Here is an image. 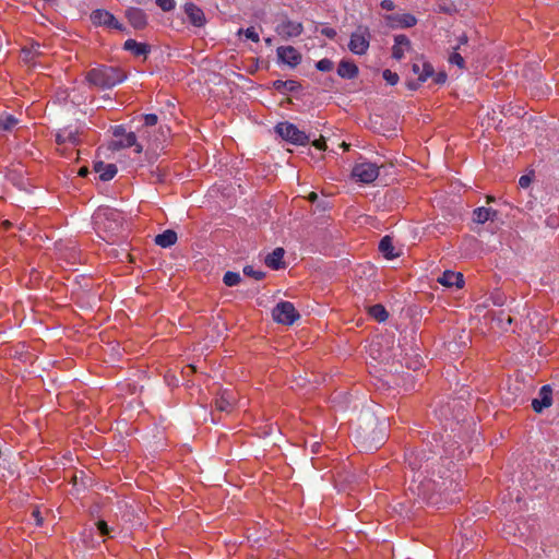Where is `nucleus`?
<instances>
[{
    "mask_svg": "<svg viewBox=\"0 0 559 559\" xmlns=\"http://www.w3.org/2000/svg\"><path fill=\"white\" fill-rule=\"evenodd\" d=\"M411 48L412 43L406 35H395L394 45L392 47V58H394L395 60H402L405 57V53L411 50Z\"/></svg>",
    "mask_w": 559,
    "mask_h": 559,
    "instance_id": "13",
    "label": "nucleus"
},
{
    "mask_svg": "<svg viewBox=\"0 0 559 559\" xmlns=\"http://www.w3.org/2000/svg\"><path fill=\"white\" fill-rule=\"evenodd\" d=\"M41 46L38 43H32L22 49L23 59L26 62H34L35 58L41 55Z\"/></svg>",
    "mask_w": 559,
    "mask_h": 559,
    "instance_id": "27",
    "label": "nucleus"
},
{
    "mask_svg": "<svg viewBox=\"0 0 559 559\" xmlns=\"http://www.w3.org/2000/svg\"><path fill=\"white\" fill-rule=\"evenodd\" d=\"M97 235L107 242H114L123 231V213L112 207H99L93 215Z\"/></svg>",
    "mask_w": 559,
    "mask_h": 559,
    "instance_id": "1",
    "label": "nucleus"
},
{
    "mask_svg": "<svg viewBox=\"0 0 559 559\" xmlns=\"http://www.w3.org/2000/svg\"><path fill=\"white\" fill-rule=\"evenodd\" d=\"M322 34L329 38H334L336 36V32L333 28H324L322 29Z\"/></svg>",
    "mask_w": 559,
    "mask_h": 559,
    "instance_id": "44",
    "label": "nucleus"
},
{
    "mask_svg": "<svg viewBox=\"0 0 559 559\" xmlns=\"http://www.w3.org/2000/svg\"><path fill=\"white\" fill-rule=\"evenodd\" d=\"M531 183V178L527 175L521 176L519 179V185L522 188H527Z\"/></svg>",
    "mask_w": 559,
    "mask_h": 559,
    "instance_id": "43",
    "label": "nucleus"
},
{
    "mask_svg": "<svg viewBox=\"0 0 559 559\" xmlns=\"http://www.w3.org/2000/svg\"><path fill=\"white\" fill-rule=\"evenodd\" d=\"M449 62L451 64L457 66L460 69H464V67H465L464 58L457 51H453L450 55Z\"/></svg>",
    "mask_w": 559,
    "mask_h": 559,
    "instance_id": "35",
    "label": "nucleus"
},
{
    "mask_svg": "<svg viewBox=\"0 0 559 559\" xmlns=\"http://www.w3.org/2000/svg\"><path fill=\"white\" fill-rule=\"evenodd\" d=\"M274 86L277 91H281V92H293V91H296L299 88V83L297 81H294V80H287V81H281V80H277L274 82Z\"/></svg>",
    "mask_w": 559,
    "mask_h": 559,
    "instance_id": "30",
    "label": "nucleus"
},
{
    "mask_svg": "<svg viewBox=\"0 0 559 559\" xmlns=\"http://www.w3.org/2000/svg\"><path fill=\"white\" fill-rule=\"evenodd\" d=\"M56 142L59 145L66 143L78 145L80 143V132L78 130H72L70 128H63L59 130L56 134Z\"/></svg>",
    "mask_w": 559,
    "mask_h": 559,
    "instance_id": "17",
    "label": "nucleus"
},
{
    "mask_svg": "<svg viewBox=\"0 0 559 559\" xmlns=\"http://www.w3.org/2000/svg\"><path fill=\"white\" fill-rule=\"evenodd\" d=\"M90 17L95 26H104L120 32L124 31L123 25L109 11L97 9L92 11Z\"/></svg>",
    "mask_w": 559,
    "mask_h": 559,
    "instance_id": "8",
    "label": "nucleus"
},
{
    "mask_svg": "<svg viewBox=\"0 0 559 559\" xmlns=\"http://www.w3.org/2000/svg\"><path fill=\"white\" fill-rule=\"evenodd\" d=\"M447 80V74L444 72H439L435 75L433 82L436 84H443Z\"/></svg>",
    "mask_w": 559,
    "mask_h": 559,
    "instance_id": "42",
    "label": "nucleus"
},
{
    "mask_svg": "<svg viewBox=\"0 0 559 559\" xmlns=\"http://www.w3.org/2000/svg\"><path fill=\"white\" fill-rule=\"evenodd\" d=\"M312 145L318 150H325V147H326L325 139L323 136H321L320 139L312 141Z\"/></svg>",
    "mask_w": 559,
    "mask_h": 559,
    "instance_id": "41",
    "label": "nucleus"
},
{
    "mask_svg": "<svg viewBox=\"0 0 559 559\" xmlns=\"http://www.w3.org/2000/svg\"><path fill=\"white\" fill-rule=\"evenodd\" d=\"M87 174H88V169L86 167L80 168L79 176L85 177V176H87Z\"/></svg>",
    "mask_w": 559,
    "mask_h": 559,
    "instance_id": "45",
    "label": "nucleus"
},
{
    "mask_svg": "<svg viewBox=\"0 0 559 559\" xmlns=\"http://www.w3.org/2000/svg\"><path fill=\"white\" fill-rule=\"evenodd\" d=\"M19 123V120L10 114H4L0 116V130L2 131H11Z\"/></svg>",
    "mask_w": 559,
    "mask_h": 559,
    "instance_id": "29",
    "label": "nucleus"
},
{
    "mask_svg": "<svg viewBox=\"0 0 559 559\" xmlns=\"http://www.w3.org/2000/svg\"><path fill=\"white\" fill-rule=\"evenodd\" d=\"M94 170L99 175V179L103 181L111 180L117 174L115 164H105L104 162L95 163Z\"/></svg>",
    "mask_w": 559,
    "mask_h": 559,
    "instance_id": "19",
    "label": "nucleus"
},
{
    "mask_svg": "<svg viewBox=\"0 0 559 559\" xmlns=\"http://www.w3.org/2000/svg\"><path fill=\"white\" fill-rule=\"evenodd\" d=\"M183 10L193 26L202 27L205 24L204 12L197 4L188 2L185 4Z\"/></svg>",
    "mask_w": 559,
    "mask_h": 559,
    "instance_id": "15",
    "label": "nucleus"
},
{
    "mask_svg": "<svg viewBox=\"0 0 559 559\" xmlns=\"http://www.w3.org/2000/svg\"><path fill=\"white\" fill-rule=\"evenodd\" d=\"M238 33L241 34L242 29H239ZM243 33L248 39H250L254 43H258L260 40L259 34L255 32L254 27H249L246 31H243Z\"/></svg>",
    "mask_w": 559,
    "mask_h": 559,
    "instance_id": "37",
    "label": "nucleus"
},
{
    "mask_svg": "<svg viewBox=\"0 0 559 559\" xmlns=\"http://www.w3.org/2000/svg\"><path fill=\"white\" fill-rule=\"evenodd\" d=\"M438 282L445 287L462 288L464 286V277L460 272L445 271L438 278Z\"/></svg>",
    "mask_w": 559,
    "mask_h": 559,
    "instance_id": "16",
    "label": "nucleus"
},
{
    "mask_svg": "<svg viewBox=\"0 0 559 559\" xmlns=\"http://www.w3.org/2000/svg\"><path fill=\"white\" fill-rule=\"evenodd\" d=\"M235 396L228 391L222 392L215 399V409L219 412L230 413L234 409Z\"/></svg>",
    "mask_w": 559,
    "mask_h": 559,
    "instance_id": "18",
    "label": "nucleus"
},
{
    "mask_svg": "<svg viewBox=\"0 0 559 559\" xmlns=\"http://www.w3.org/2000/svg\"><path fill=\"white\" fill-rule=\"evenodd\" d=\"M123 48L127 51H130L135 57L143 56L146 58L150 52V46L146 44L138 43L134 39H127L123 44Z\"/></svg>",
    "mask_w": 559,
    "mask_h": 559,
    "instance_id": "20",
    "label": "nucleus"
},
{
    "mask_svg": "<svg viewBox=\"0 0 559 559\" xmlns=\"http://www.w3.org/2000/svg\"><path fill=\"white\" fill-rule=\"evenodd\" d=\"M241 277L237 272L228 271L224 274L223 282L226 286L233 287L240 283Z\"/></svg>",
    "mask_w": 559,
    "mask_h": 559,
    "instance_id": "31",
    "label": "nucleus"
},
{
    "mask_svg": "<svg viewBox=\"0 0 559 559\" xmlns=\"http://www.w3.org/2000/svg\"><path fill=\"white\" fill-rule=\"evenodd\" d=\"M337 74L343 79H355L358 75V67L348 60H342L337 68Z\"/></svg>",
    "mask_w": 559,
    "mask_h": 559,
    "instance_id": "22",
    "label": "nucleus"
},
{
    "mask_svg": "<svg viewBox=\"0 0 559 559\" xmlns=\"http://www.w3.org/2000/svg\"><path fill=\"white\" fill-rule=\"evenodd\" d=\"M316 198H317V194L312 192V193L310 194V200H314Z\"/></svg>",
    "mask_w": 559,
    "mask_h": 559,
    "instance_id": "49",
    "label": "nucleus"
},
{
    "mask_svg": "<svg viewBox=\"0 0 559 559\" xmlns=\"http://www.w3.org/2000/svg\"><path fill=\"white\" fill-rule=\"evenodd\" d=\"M157 121H158V118L156 115H154V114L144 115V124L145 126L153 127L157 123Z\"/></svg>",
    "mask_w": 559,
    "mask_h": 559,
    "instance_id": "38",
    "label": "nucleus"
},
{
    "mask_svg": "<svg viewBox=\"0 0 559 559\" xmlns=\"http://www.w3.org/2000/svg\"><path fill=\"white\" fill-rule=\"evenodd\" d=\"M352 176L361 183H371L379 176V167L370 162L357 163L352 169Z\"/></svg>",
    "mask_w": 559,
    "mask_h": 559,
    "instance_id": "6",
    "label": "nucleus"
},
{
    "mask_svg": "<svg viewBox=\"0 0 559 559\" xmlns=\"http://www.w3.org/2000/svg\"><path fill=\"white\" fill-rule=\"evenodd\" d=\"M407 86L409 90H416L418 87V83L415 82H408Z\"/></svg>",
    "mask_w": 559,
    "mask_h": 559,
    "instance_id": "46",
    "label": "nucleus"
},
{
    "mask_svg": "<svg viewBox=\"0 0 559 559\" xmlns=\"http://www.w3.org/2000/svg\"><path fill=\"white\" fill-rule=\"evenodd\" d=\"M386 25L392 28H409L416 25L417 19L409 13H394L384 16Z\"/></svg>",
    "mask_w": 559,
    "mask_h": 559,
    "instance_id": "10",
    "label": "nucleus"
},
{
    "mask_svg": "<svg viewBox=\"0 0 559 559\" xmlns=\"http://www.w3.org/2000/svg\"><path fill=\"white\" fill-rule=\"evenodd\" d=\"M126 17L130 25L135 29H143L147 25V15L140 8H129L126 10Z\"/></svg>",
    "mask_w": 559,
    "mask_h": 559,
    "instance_id": "12",
    "label": "nucleus"
},
{
    "mask_svg": "<svg viewBox=\"0 0 559 559\" xmlns=\"http://www.w3.org/2000/svg\"><path fill=\"white\" fill-rule=\"evenodd\" d=\"M497 216V211L489 207H477L473 212V219L478 224H484L488 221H492Z\"/></svg>",
    "mask_w": 559,
    "mask_h": 559,
    "instance_id": "24",
    "label": "nucleus"
},
{
    "mask_svg": "<svg viewBox=\"0 0 559 559\" xmlns=\"http://www.w3.org/2000/svg\"><path fill=\"white\" fill-rule=\"evenodd\" d=\"M96 525H97V530L99 531L100 535L106 536L109 534L110 530L105 521L100 520L96 523Z\"/></svg>",
    "mask_w": 559,
    "mask_h": 559,
    "instance_id": "39",
    "label": "nucleus"
},
{
    "mask_svg": "<svg viewBox=\"0 0 559 559\" xmlns=\"http://www.w3.org/2000/svg\"><path fill=\"white\" fill-rule=\"evenodd\" d=\"M369 314L378 322H384L389 317L386 309L380 304L371 306Z\"/></svg>",
    "mask_w": 559,
    "mask_h": 559,
    "instance_id": "28",
    "label": "nucleus"
},
{
    "mask_svg": "<svg viewBox=\"0 0 559 559\" xmlns=\"http://www.w3.org/2000/svg\"><path fill=\"white\" fill-rule=\"evenodd\" d=\"M126 73L117 68L110 66H98L86 72V81L99 88H111L126 80Z\"/></svg>",
    "mask_w": 559,
    "mask_h": 559,
    "instance_id": "2",
    "label": "nucleus"
},
{
    "mask_svg": "<svg viewBox=\"0 0 559 559\" xmlns=\"http://www.w3.org/2000/svg\"><path fill=\"white\" fill-rule=\"evenodd\" d=\"M112 133L116 138L111 143V147L114 150L134 147L135 153H142L143 146L136 142V135L134 132H127L123 126H116Z\"/></svg>",
    "mask_w": 559,
    "mask_h": 559,
    "instance_id": "3",
    "label": "nucleus"
},
{
    "mask_svg": "<svg viewBox=\"0 0 559 559\" xmlns=\"http://www.w3.org/2000/svg\"><path fill=\"white\" fill-rule=\"evenodd\" d=\"M380 5L383 10H386V11H392L395 9V4L392 0H382Z\"/></svg>",
    "mask_w": 559,
    "mask_h": 559,
    "instance_id": "40",
    "label": "nucleus"
},
{
    "mask_svg": "<svg viewBox=\"0 0 559 559\" xmlns=\"http://www.w3.org/2000/svg\"><path fill=\"white\" fill-rule=\"evenodd\" d=\"M284 249L276 248L271 253H269L265 258V264L272 270H280L284 266L283 258H284Z\"/></svg>",
    "mask_w": 559,
    "mask_h": 559,
    "instance_id": "23",
    "label": "nucleus"
},
{
    "mask_svg": "<svg viewBox=\"0 0 559 559\" xmlns=\"http://www.w3.org/2000/svg\"><path fill=\"white\" fill-rule=\"evenodd\" d=\"M460 43H462V44L467 43V38H466L465 36L461 37V38H460Z\"/></svg>",
    "mask_w": 559,
    "mask_h": 559,
    "instance_id": "48",
    "label": "nucleus"
},
{
    "mask_svg": "<svg viewBox=\"0 0 559 559\" xmlns=\"http://www.w3.org/2000/svg\"><path fill=\"white\" fill-rule=\"evenodd\" d=\"M157 7L164 12L173 11L176 7L175 0H156Z\"/></svg>",
    "mask_w": 559,
    "mask_h": 559,
    "instance_id": "36",
    "label": "nucleus"
},
{
    "mask_svg": "<svg viewBox=\"0 0 559 559\" xmlns=\"http://www.w3.org/2000/svg\"><path fill=\"white\" fill-rule=\"evenodd\" d=\"M272 316L274 321L286 325H292L299 319V313L290 301L277 304L272 311Z\"/></svg>",
    "mask_w": 559,
    "mask_h": 559,
    "instance_id": "7",
    "label": "nucleus"
},
{
    "mask_svg": "<svg viewBox=\"0 0 559 559\" xmlns=\"http://www.w3.org/2000/svg\"><path fill=\"white\" fill-rule=\"evenodd\" d=\"M334 63L328 58H323L316 63V68L322 72H329L333 69Z\"/></svg>",
    "mask_w": 559,
    "mask_h": 559,
    "instance_id": "34",
    "label": "nucleus"
},
{
    "mask_svg": "<svg viewBox=\"0 0 559 559\" xmlns=\"http://www.w3.org/2000/svg\"><path fill=\"white\" fill-rule=\"evenodd\" d=\"M177 241V234L171 229H167L155 237V243L162 248H168Z\"/></svg>",
    "mask_w": 559,
    "mask_h": 559,
    "instance_id": "25",
    "label": "nucleus"
},
{
    "mask_svg": "<svg viewBox=\"0 0 559 559\" xmlns=\"http://www.w3.org/2000/svg\"><path fill=\"white\" fill-rule=\"evenodd\" d=\"M33 515L37 519V523L39 524L40 523V519H39V511H34L33 512Z\"/></svg>",
    "mask_w": 559,
    "mask_h": 559,
    "instance_id": "47",
    "label": "nucleus"
},
{
    "mask_svg": "<svg viewBox=\"0 0 559 559\" xmlns=\"http://www.w3.org/2000/svg\"><path fill=\"white\" fill-rule=\"evenodd\" d=\"M304 31V26L300 22L284 20L276 25L275 32L283 39H288L292 37L299 36Z\"/></svg>",
    "mask_w": 559,
    "mask_h": 559,
    "instance_id": "9",
    "label": "nucleus"
},
{
    "mask_svg": "<svg viewBox=\"0 0 559 559\" xmlns=\"http://www.w3.org/2000/svg\"><path fill=\"white\" fill-rule=\"evenodd\" d=\"M412 70L415 74L418 75L419 82H425L428 78L435 74L433 67L426 61L414 62L412 66Z\"/></svg>",
    "mask_w": 559,
    "mask_h": 559,
    "instance_id": "21",
    "label": "nucleus"
},
{
    "mask_svg": "<svg viewBox=\"0 0 559 559\" xmlns=\"http://www.w3.org/2000/svg\"><path fill=\"white\" fill-rule=\"evenodd\" d=\"M276 133L284 140L296 144V145H306L309 143V136L300 131L294 123L290 122H280L275 126Z\"/></svg>",
    "mask_w": 559,
    "mask_h": 559,
    "instance_id": "4",
    "label": "nucleus"
},
{
    "mask_svg": "<svg viewBox=\"0 0 559 559\" xmlns=\"http://www.w3.org/2000/svg\"><path fill=\"white\" fill-rule=\"evenodd\" d=\"M370 31L367 26H358L350 35L348 43L349 50L355 55L366 53L370 45Z\"/></svg>",
    "mask_w": 559,
    "mask_h": 559,
    "instance_id": "5",
    "label": "nucleus"
},
{
    "mask_svg": "<svg viewBox=\"0 0 559 559\" xmlns=\"http://www.w3.org/2000/svg\"><path fill=\"white\" fill-rule=\"evenodd\" d=\"M539 397L532 401V407L536 413L543 412L544 408L552 404V390L549 385H543L538 393Z\"/></svg>",
    "mask_w": 559,
    "mask_h": 559,
    "instance_id": "14",
    "label": "nucleus"
},
{
    "mask_svg": "<svg viewBox=\"0 0 559 559\" xmlns=\"http://www.w3.org/2000/svg\"><path fill=\"white\" fill-rule=\"evenodd\" d=\"M276 51L280 61L292 68L301 62V53L293 46H281Z\"/></svg>",
    "mask_w": 559,
    "mask_h": 559,
    "instance_id": "11",
    "label": "nucleus"
},
{
    "mask_svg": "<svg viewBox=\"0 0 559 559\" xmlns=\"http://www.w3.org/2000/svg\"><path fill=\"white\" fill-rule=\"evenodd\" d=\"M243 273H245V275H247L249 277H253L254 280H258V281H260L264 277V272L254 270V267L251 265L245 266Z\"/></svg>",
    "mask_w": 559,
    "mask_h": 559,
    "instance_id": "33",
    "label": "nucleus"
},
{
    "mask_svg": "<svg viewBox=\"0 0 559 559\" xmlns=\"http://www.w3.org/2000/svg\"><path fill=\"white\" fill-rule=\"evenodd\" d=\"M382 76L383 79L386 81L388 84L390 85H396L399 83V74L389 70V69H385L383 72H382Z\"/></svg>",
    "mask_w": 559,
    "mask_h": 559,
    "instance_id": "32",
    "label": "nucleus"
},
{
    "mask_svg": "<svg viewBox=\"0 0 559 559\" xmlns=\"http://www.w3.org/2000/svg\"><path fill=\"white\" fill-rule=\"evenodd\" d=\"M342 145H343L345 148H347V147H348V145L346 144V142H343V144H342Z\"/></svg>",
    "mask_w": 559,
    "mask_h": 559,
    "instance_id": "50",
    "label": "nucleus"
},
{
    "mask_svg": "<svg viewBox=\"0 0 559 559\" xmlns=\"http://www.w3.org/2000/svg\"><path fill=\"white\" fill-rule=\"evenodd\" d=\"M379 250L383 257L388 260H392L399 257L397 252H394L393 242L390 236H384L379 242Z\"/></svg>",
    "mask_w": 559,
    "mask_h": 559,
    "instance_id": "26",
    "label": "nucleus"
},
{
    "mask_svg": "<svg viewBox=\"0 0 559 559\" xmlns=\"http://www.w3.org/2000/svg\"><path fill=\"white\" fill-rule=\"evenodd\" d=\"M265 41H266L267 44H271V38H266V39H265Z\"/></svg>",
    "mask_w": 559,
    "mask_h": 559,
    "instance_id": "51",
    "label": "nucleus"
}]
</instances>
